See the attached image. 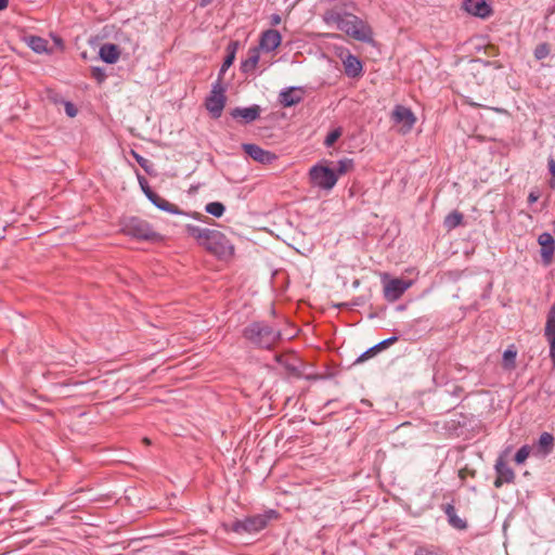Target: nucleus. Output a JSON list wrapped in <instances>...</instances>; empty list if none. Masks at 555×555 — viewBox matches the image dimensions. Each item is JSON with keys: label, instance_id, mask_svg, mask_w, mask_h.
<instances>
[{"label": "nucleus", "instance_id": "nucleus-3", "mask_svg": "<svg viewBox=\"0 0 555 555\" xmlns=\"http://www.w3.org/2000/svg\"><path fill=\"white\" fill-rule=\"evenodd\" d=\"M243 337L258 349H271L282 337L281 330L264 321H254L244 327Z\"/></svg>", "mask_w": 555, "mask_h": 555}, {"label": "nucleus", "instance_id": "nucleus-30", "mask_svg": "<svg viewBox=\"0 0 555 555\" xmlns=\"http://www.w3.org/2000/svg\"><path fill=\"white\" fill-rule=\"evenodd\" d=\"M354 168V162L351 158H341L337 162V166L334 169V171L338 176H343L349 171H351Z\"/></svg>", "mask_w": 555, "mask_h": 555}, {"label": "nucleus", "instance_id": "nucleus-2", "mask_svg": "<svg viewBox=\"0 0 555 555\" xmlns=\"http://www.w3.org/2000/svg\"><path fill=\"white\" fill-rule=\"evenodd\" d=\"M323 21L327 25H336L338 30L361 42H371L373 40L371 27L351 13L339 12L335 9L327 10L323 14Z\"/></svg>", "mask_w": 555, "mask_h": 555}, {"label": "nucleus", "instance_id": "nucleus-16", "mask_svg": "<svg viewBox=\"0 0 555 555\" xmlns=\"http://www.w3.org/2000/svg\"><path fill=\"white\" fill-rule=\"evenodd\" d=\"M304 100V90L300 87L284 88L279 94V103L283 107H292Z\"/></svg>", "mask_w": 555, "mask_h": 555}, {"label": "nucleus", "instance_id": "nucleus-9", "mask_svg": "<svg viewBox=\"0 0 555 555\" xmlns=\"http://www.w3.org/2000/svg\"><path fill=\"white\" fill-rule=\"evenodd\" d=\"M242 149L251 159L262 165L272 164L278 158L274 153L254 143H244Z\"/></svg>", "mask_w": 555, "mask_h": 555}, {"label": "nucleus", "instance_id": "nucleus-40", "mask_svg": "<svg viewBox=\"0 0 555 555\" xmlns=\"http://www.w3.org/2000/svg\"><path fill=\"white\" fill-rule=\"evenodd\" d=\"M538 199H539V193L533 192V191L529 193V195H528V202H529V204H533V203H535Z\"/></svg>", "mask_w": 555, "mask_h": 555}, {"label": "nucleus", "instance_id": "nucleus-1", "mask_svg": "<svg viewBox=\"0 0 555 555\" xmlns=\"http://www.w3.org/2000/svg\"><path fill=\"white\" fill-rule=\"evenodd\" d=\"M185 231L196 243L219 259H228L234 255V246L218 230L186 224Z\"/></svg>", "mask_w": 555, "mask_h": 555}, {"label": "nucleus", "instance_id": "nucleus-25", "mask_svg": "<svg viewBox=\"0 0 555 555\" xmlns=\"http://www.w3.org/2000/svg\"><path fill=\"white\" fill-rule=\"evenodd\" d=\"M27 46L36 53L41 54L48 51V41L39 36H29L26 38Z\"/></svg>", "mask_w": 555, "mask_h": 555}, {"label": "nucleus", "instance_id": "nucleus-35", "mask_svg": "<svg viewBox=\"0 0 555 555\" xmlns=\"http://www.w3.org/2000/svg\"><path fill=\"white\" fill-rule=\"evenodd\" d=\"M529 453H530V449L529 447L526 444V446H522L515 454L514 456V461L517 463V464H522L527 457L529 456Z\"/></svg>", "mask_w": 555, "mask_h": 555}, {"label": "nucleus", "instance_id": "nucleus-43", "mask_svg": "<svg viewBox=\"0 0 555 555\" xmlns=\"http://www.w3.org/2000/svg\"><path fill=\"white\" fill-rule=\"evenodd\" d=\"M462 391V388L461 387H455L454 391H453V395H459V392Z\"/></svg>", "mask_w": 555, "mask_h": 555}, {"label": "nucleus", "instance_id": "nucleus-24", "mask_svg": "<svg viewBox=\"0 0 555 555\" xmlns=\"http://www.w3.org/2000/svg\"><path fill=\"white\" fill-rule=\"evenodd\" d=\"M260 53L259 48L253 47L248 50V55L245 60L241 62V72L243 74H250L255 70L258 62H259Z\"/></svg>", "mask_w": 555, "mask_h": 555}, {"label": "nucleus", "instance_id": "nucleus-39", "mask_svg": "<svg viewBox=\"0 0 555 555\" xmlns=\"http://www.w3.org/2000/svg\"><path fill=\"white\" fill-rule=\"evenodd\" d=\"M64 108H65V113L68 117H75L78 113L76 106L69 101H66L64 103Z\"/></svg>", "mask_w": 555, "mask_h": 555}, {"label": "nucleus", "instance_id": "nucleus-31", "mask_svg": "<svg viewBox=\"0 0 555 555\" xmlns=\"http://www.w3.org/2000/svg\"><path fill=\"white\" fill-rule=\"evenodd\" d=\"M205 211L214 217L220 218L224 214L225 207L220 202H211L205 206Z\"/></svg>", "mask_w": 555, "mask_h": 555}, {"label": "nucleus", "instance_id": "nucleus-19", "mask_svg": "<svg viewBox=\"0 0 555 555\" xmlns=\"http://www.w3.org/2000/svg\"><path fill=\"white\" fill-rule=\"evenodd\" d=\"M538 243L541 245V257L544 262H550L555 251V240L548 232H543L538 237Z\"/></svg>", "mask_w": 555, "mask_h": 555}, {"label": "nucleus", "instance_id": "nucleus-36", "mask_svg": "<svg viewBox=\"0 0 555 555\" xmlns=\"http://www.w3.org/2000/svg\"><path fill=\"white\" fill-rule=\"evenodd\" d=\"M550 53V49L546 43L538 46L534 50V56L537 60L545 59Z\"/></svg>", "mask_w": 555, "mask_h": 555}, {"label": "nucleus", "instance_id": "nucleus-29", "mask_svg": "<svg viewBox=\"0 0 555 555\" xmlns=\"http://www.w3.org/2000/svg\"><path fill=\"white\" fill-rule=\"evenodd\" d=\"M517 350L512 345L503 352V366L507 370L515 367Z\"/></svg>", "mask_w": 555, "mask_h": 555}, {"label": "nucleus", "instance_id": "nucleus-34", "mask_svg": "<svg viewBox=\"0 0 555 555\" xmlns=\"http://www.w3.org/2000/svg\"><path fill=\"white\" fill-rule=\"evenodd\" d=\"M91 76L98 83L104 82L107 77L105 69L99 66L91 67Z\"/></svg>", "mask_w": 555, "mask_h": 555}, {"label": "nucleus", "instance_id": "nucleus-6", "mask_svg": "<svg viewBox=\"0 0 555 555\" xmlns=\"http://www.w3.org/2000/svg\"><path fill=\"white\" fill-rule=\"evenodd\" d=\"M225 88L220 79H217L212 86L209 95L205 100V107L215 119L221 117L225 106Z\"/></svg>", "mask_w": 555, "mask_h": 555}, {"label": "nucleus", "instance_id": "nucleus-21", "mask_svg": "<svg viewBox=\"0 0 555 555\" xmlns=\"http://www.w3.org/2000/svg\"><path fill=\"white\" fill-rule=\"evenodd\" d=\"M238 48H240V42L236 40L230 41L229 44L227 46V55H225L223 63L219 69V73H218V79H220V82H222L223 75L225 74V72L233 64Z\"/></svg>", "mask_w": 555, "mask_h": 555}, {"label": "nucleus", "instance_id": "nucleus-18", "mask_svg": "<svg viewBox=\"0 0 555 555\" xmlns=\"http://www.w3.org/2000/svg\"><path fill=\"white\" fill-rule=\"evenodd\" d=\"M544 336L550 344V358L555 364V308L547 312Z\"/></svg>", "mask_w": 555, "mask_h": 555}, {"label": "nucleus", "instance_id": "nucleus-44", "mask_svg": "<svg viewBox=\"0 0 555 555\" xmlns=\"http://www.w3.org/2000/svg\"><path fill=\"white\" fill-rule=\"evenodd\" d=\"M437 378H438V374H437V372H436V373L434 374V380L436 382V380H437Z\"/></svg>", "mask_w": 555, "mask_h": 555}, {"label": "nucleus", "instance_id": "nucleus-23", "mask_svg": "<svg viewBox=\"0 0 555 555\" xmlns=\"http://www.w3.org/2000/svg\"><path fill=\"white\" fill-rule=\"evenodd\" d=\"M443 512L447 516L448 522L451 527L457 530H464L467 528L465 519L461 518L456 514V509L453 504L448 503L443 506Z\"/></svg>", "mask_w": 555, "mask_h": 555}, {"label": "nucleus", "instance_id": "nucleus-14", "mask_svg": "<svg viewBox=\"0 0 555 555\" xmlns=\"http://www.w3.org/2000/svg\"><path fill=\"white\" fill-rule=\"evenodd\" d=\"M496 478L494 480V487L501 488L503 483H512L515 480V473L513 468L502 459L499 457L494 465Z\"/></svg>", "mask_w": 555, "mask_h": 555}, {"label": "nucleus", "instance_id": "nucleus-7", "mask_svg": "<svg viewBox=\"0 0 555 555\" xmlns=\"http://www.w3.org/2000/svg\"><path fill=\"white\" fill-rule=\"evenodd\" d=\"M309 176L311 183L322 190L330 191L337 183V173L334 169L320 164L314 165L310 169Z\"/></svg>", "mask_w": 555, "mask_h": 555}, {"label": "nucleus", "instance_id": "nucleus-12", "mask_svg": "<svg viewBox=\"0 0 555 555\" xmlns=\"http://www.w3.org/2000/svg\"><path fill=\"white\" fill-rule=\"evenodd\" d=\"M410 285L411 282H406L402 279H391L384 286V297L388 301L393 302L405 293Z\"/></svg>", "mask_w": 555, "mask_h": 555}, {"label": "nucleus", "instance_id": "nucleus-28", "mask_svg": "<svg viewBox=\"0 0 555 555\" xmlns=\"http://www.w3.org/2000/svg\"><path fill=\"white\" fill-rule=\"evenodd\" d=\"M462 222L463 215L460 211L454 210L444 218L443 224L448 230H453L456 227H459Z\"/></svg>", "mask_w": 555, "mask_h": 555}, {"label": "nucleus", "instance_id": "nucleus-37", "mask_svg": "<svg viewBox=\"0 0 555 555\" xmlns=\"http://www.w3.org/2000/svg\"><path fill=\"white\" fill-rule=\"evenodd\" d=\"M548 170H550V173L552 176L551 180H550V186L551 189H554L555 190V159L554 158H548Z\"/></svg>", "mask_w": 555, "mask_h": 555}, {"label": "nucleus", "instance_id": "nucleus-17", "mask_svg": "<svg viewBox=\"0 0 555 555\" xmlns=\"http://www.w3.org/2000/svg\"><path fill=\"white\" fill-rule=\"evenodd\" d=\"M282 37L281 34L275 29H267L264 30L259 40V50H264L266 52H271L278 49L281 44Z\"/></svg>", "mask_w": 555, "mask_h": 555}, {"label": "nucleus", "instance_id": "nucleus-33", "mask_svg": "<svg viewBox=\"0 0 555 555\" xmlns=\"http://www.w3.org/2000/svg\"><path fill=\"white\" fill-rule=\"evenodd\" d=\"M131 154L135 162L144 169V171L151 175V163L149 159L137 153L135 151H131Z\"/></svg>", "mask_w": 555, "mask_h": 555}, {"label": "nucleus", "instance_id": "nucleus-5", "mask_svg": "<svg viewBox=\"0 0 555 555\" xmlns=\"http://www.w3.org/2000/svg\"><path fill=\"white\" fill-rule=\"evenodd\" d=\"M122 232L128 236L143 241H157L160 237L147 221L139 217L127 218L122 223Z\"/></svg>", "mask_w": 555, "mask_h": 555}, {"label": "nucleus", "instance_id": "nucleus-38", "mask_svg": "<svg viewBox=\"0 0 555 555\" xmlns=\"http://www.w3.org/2000/svg\"><path fill=\"white\" fill-rule=\"evenodd\" d=\"M276 361H278L280 364L284 365V366H285V369H286L288 372H291V373H293V374H295V375H298V374H299L298 367H297L295 364H292V363H284V362L282 361V356H278V357H276Z\"/></svg>", "mask_w": 555, "mask_h": 555}, {"label": "nucleus", "instance_id": "nucleus-22", "mask_svg": "<svg viewBox=\"0 0 555 555\" xmlns=\"http://www.w3.org/2000/svg\"><path fill=\"white\" fill-rule=\"evenodd\" d=\"M100 59L106 64H115L120 55V50L117 44L104 43L99 51Z\"/></svg>", "mask_w": 555, "mask_h": 555}, {"label": "nucleus", "instance_id": "nucleus-42", "mask_svg": "<svg viewBox=\"0 0 555 555\" xmlns=\"http://www.w3.org/2000/svg\"><path fill=\"white\" fill-rule=\"evenodd\" d=\"M9 0H0V11L8 8Z\"/></svg>", "mask_w": 555, "mask_h": 555}, {"label": "nucleus", "instance_id": "nucleus-8", "mask_svg": "<svg viewBox=\"0 0 555 555\" xmlns=\"http://www.w3.org/2000/svg\"><path fill=\"white\" fill-rule=\"evenodd\" d=\"M140 186L146 197L155 205L158 209L172 214V215H184L176 205L169 203L167 199L155 193L147 183V180L143 176H138Z\"/></svg>", "mask_w": 555, "mask_h": 555}, {"label": "nucleus", "instance_id": "nucleus-26", "mask_svg": "<svg viewBox=\"0 0 555 555\" xmlns=\"http://www.w3.org/2000/svg\"><path fill=\"white\" fill-rule=\"evenodd\" d=\"M539 448L543 451V453L550 454L554 447V437L550 433H543L541 434L539 441H538Z\"/></svg>", "mask_w": 555, "mask_h": 555}, {"label": "nucleus", "instance_id": "nucleus-45", "mask_svg": "<svg viewBox=\"0 0 555 555\" xmlns=\"http://www.w3.org/2000/svg\"><path fill=\"white\" fill-rule=\"evenodd\" d=\"M554 308H555V300H554V304L552 305V307L550 308L548 311H552Z\"/></svg>", "mask_w": 555, "mask_h": 555}, {"label": "nucleus", "instance_id": "nucleus-32", "mask_svg": "<svg viewBox=\"0 0 555 555\" xmlns=\"http://www.w3.org/2000/svg\"><path fill=\"white\" fill-rule=\"evenodd\" d=\"M343 134V130L340 127L335 128L331 132L327 133V135L324 139V145L326 147H331Z\"/></svg>", "mask_w": 555, "mask_h": 555}, {"label": "nucleus", "instance_id": "nucleus-15", "mask_svg": "<svg viewBox=\"0 0 555 555\" xmlns=\"http://www.w3.org/2000/svg\"><path fill=\"white\" fill-rule=\"evenodd\" d=\"M464 10L480 18H488L492 14V8L486 0H463Z\"/></svg>", "mask_w": 555, "mask_h": 555}, {"label": "nucleus", "instance_id": "nucleus-20", "mask_svg": "<svg viewBox=\"0 0 555 555\" xmlns=\"http://www.w3.org/2000/svg\"><path fill=\"white\" fill-rule=\"evenodd\" d=\"M397 340H398V336H391V337H388V338L379 341L378 344H376L373 347L369 348L366 351L362 352L357 358L354 363H362V362H364L365 360H367L369 358L374 357L377 352L386 349L387 347H389L390 345H392Z\"/></svg>", "mask_w": 555, "mask_h": 555}, {"label": "nucleus", "instance_id": "nucleus-11", "mask_svg": "<svg viewBox=\"0 0 555 555\" xmlns=\"http://www.w3.org/2000/svg\"><path fill=\"white\" fill-rule=\"evenodd\" d=\"M391 117L396 124H402L404 133L410 132L416 121L414 113L403 105H396Z\"/></svg>", "mask_w": 555, "mask_h": 555}, {"label": "nucleus", "instance_id": "nucleus-4", "mask_svg": "<svg viewBox=\"0 0 555 555\" xmlns=\"http://www.w3.org/2000/svg\"><path fill=\"white\" fill-rule=\"evenodd\" d=\"M274 517H276V512L270 509L263 514L246 516L232 522H223L221 527L228 533L233 532L240 535L255 534L267 528L269 521Z\"/></svg>", "mask_w": 555, "mask_h": 555}, {"label": "nucleus", "instance_id": "nucleus-27", "mask_svg": "<svg viewBox=\"0 0 555 555\" xmlns=\"http://www.w3.org/2000/svg\"><path fill=\"white\" fill-rule=\"evenodd\" d=\"M414 555H446L443 548L438 545L426 544L415 548Z\"/></svg>", "mask_w": 555, "mask_h": 555}, {"label": "nucleus", "instance_id": "nucleus-41", "mask_svg": "<svg viewBox=\"0 0 555 555\" xmlns=\"http://www.w3.org/2000/svg\"><path fill=\"white\" fill-rule=\"evenodd\" d=\"M270 20H271V25H278L281 23V16L279 14H272Z\"/></svg>", "mask_w": 555, "mask_h": 555}, {"label": "nucleus", "instance_id": "nucleus-10", "mask_svg": "<svg viewBox=\"0 0 555 555\" xmlns=\"http://www.w3.org/2000/svg\"><path fill=\"white\" fill-rule=\"evenodd\" d=\"M338 55L341 59L344 70L347 77L359 78L362 76L363 63L358 56L350 53L348 50L346 51V54L340 52Z\"/></svg>", "mask_w": 555, "mask_h": 555}, {"label": "nucleus", "instance_id": "nucleus-13", "mask_svg": "<svg viewBox=\"0 0 555 555\" xmlns=\"http://www.w3.org/2000/svg\"><path fill=\"white\" fill-rule=\"evenodd\" d=\"M261 107L257 104H253L247 107H235L231 109L230 115L233 119L242 120L243 124L248 125L257 120L260 117Z\"/></svg>", "mask_w": 555, "mask_h": 555}]
</instances>
